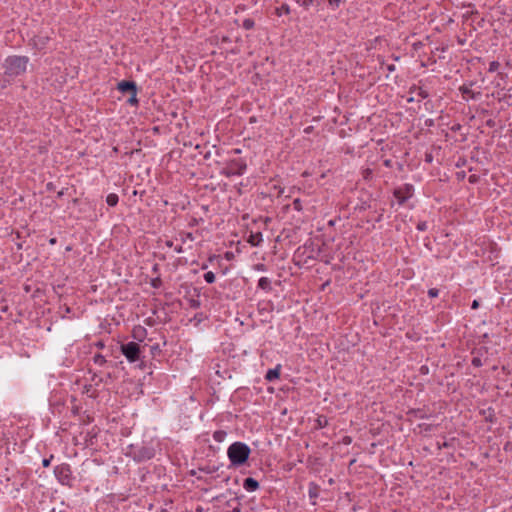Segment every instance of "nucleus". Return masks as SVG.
<instances>
[{
    "label": "nucleus",
    "instance_id": "obj_45",
    "mask_svg": "<svg viewBox=\"0 0 512 512\" xmlns=\"http://www.w3.org/2000/svg\"><path fill=\"white\" fill-rule=\"evenodd\" d=\"M96 345H97V347H99V348H103V347H104V344H103L102 342H98Z\"/></svg>",
    "mask_w": 512,
    "mask_h": 512
},
{
    "label": "nucleus",
    "instance_id": "obj_50",
    "mask_svg": "<svg viewBox=\"0 0 512 512\" xmlns=\"http://www.w3.org/2000/svg\"><path fill=\"white\" fill-rule=\"evenodd\" d=\"M481 114H483V115H486V114H488V110H486V109H483V110L481 111Z\"/></svg>",
    "mask_w": 512,
    "mask_h": 512
},
{
    "label": "nucleus",
    "instance_id": "obj_13",
    "mask_svg": "<svg viewBox=\"0 0 512 512\" xmlns=\"http://www.w3.org/2000/svg\"><path fill=\"white\" fill-rule=\"evenodd\" d=\"M319 493H320V487L316 483L311 482L309 484V488H308V495H309L310 499L315 500L316 498H318Z\"/></svg>",
    "mask_w": 512,
    "mask_h": 512
},
{
    "label": "nucleus",
    "instance_id": "obj_47",
    "mask_svg": "<svg viewBox=\"0 0 512 512\" xmlns=\"http://www.w3.org/2000/svg\"><path fill=\"white\" fill-rule=\"evenodd\" d=\"M39 40H42V44H45V40H48V37H45V39H42V37H39Z\"/></svg>",
    "mask_w": 512,
    "mask_h": 512
},
{
    "label": "nucleus",
    "instance_id": "obj_14",
    "mask_svg": "<svg viewBox=\"0 0 512 512\" xmlns=\"http://www.w3.org/2000/svg\"><path fill=\"white\" fill-rule=\"evenodd\" d=\"M258 288L270 292L272 290L271 281L267 277H261L258 281Z\"/></svg>",
    "mask_w": 512,
    "mask_h": 512
},
{
    "label": "nucleus",
    "instance_id": "obj_21",
    "mask_svg": "<svg viewBox=\"0 0 512 512\" xmlns=\"http://www.w3.org/2000/svg\"><path fill=\"white\" fill-rule=\"evenodd\" d=\"M254 25H255V22L251 18L244 19V21L242 23L243 28L246 30H250V29L254 28Z\"/></svg>",
    "mask_w": 512,
    "mask_h": 512
},
{
    "label": "nucleus",
    "instance_id": "obj_34",
    "mask_svg": "<svg viewBox=\"0 0 512 512\" xmlns=\"http://www.w3.org/2000/svg\"><path fill=\"white\" fill-rule=\"evenodd\" d=\"M160 283H161V280H160L159 278H156V279H153V280H152V286H153L154 288H158V287H159V285H160Z\"/></svg>",
    "mask_w": 512,
    "mask_h": 512
},
{
    "label": "nucleus",
    "instance_id": "obj_3",
    "mask_svg": "<svg viewBox=\"0 0 512 512\" xmlns=\"http://www.w3.org/2000/svg\"><path fill=\"white\" fill-rule=\"evenodd\" d=\"M247 164L242 159H232L222 169L221 174L226 177L241 176L246 171Z\"/></svg>",
    "mask_w": 512,
    "mask_h": 512
},
{
    "label": "nucleus",
    "instance_id": "obj_9",
    "mask_svg": "<svg viewBox=\"0 0 512 512\" xmlns=\"http://www.w3.org/2000/svg\"><path fill=\"white\" fill-rule=\"evenodd\" d=\"M117 89L122 93L137 92V86L134 81L123 80L117 84Z\"/></svg>",
    "mask_w": 512,
    "mask_h": 512
},
{
    "label": "nucleus",
    "instance_id": "obj_44",
    "mask_svg": "<svg viewBox=\"0 0 512 512\" xmlns=\"http://www.w3.org/2000/svg\"><path fill=\"white\" fill-rule=\"evenodd\" d=\"M49 242H50V244L54 245V244L56 243V239H55V238H51V239L49 240Z\"/></svg>",
    "mask_w": 512,
    "mask_h": 512
},
{
    "label": "nucleus",
    "instance_id": "obj_28",
    "mask_svg": "<svg viewBox=\"0 0 512 512\" xmlns=\"http://www.w3.org/2000/svg\"><path fill=\"white\" fill-rule=\"evenodd\" d=\"M345 1L346 0H328V3L334 9V8H338L340 6V4Z\"/></svg>",
    "mask_w": 512,
    "mask_h": 512
},
{
    "label": "nucleus",
    "instance_id": "obj_17",
    "mask_svg": "<svg viewBox=\"0 0 512 512\" xmlns=\"http://www.w3.org/2000/svg\"><path fill=\"white\" fill-rule=\"evenodd\" d=\"M119 201V197L117 194L115 193H110L107 195L106 197V203L109 205V206H116L117 203Z\"/></svg>",
    "mask_w": 512,
    "mask_h": 512
},
{
    "label": "nucleus",
    "instance_id": "obj_31",
    "mask_svg": "<svg viewBox=\"0 0 512 512\" xmlns=\"http://www.w3.org/2000/svg\"><path fill=\"white\" fill-rule=\"evenodd\" d=\"M472 365L475 366V367H480L482 366V361L479 357H474L472 359Z\"/></svg>",
    "mask_w": 512,
    "mask_h": 512
},
{
    "label": "nucleus",
    "instance_id": "obj_2",
    "mask_svg": "<svg viewBox=\"0 0 512 512\" xmlns=\"http://www.w3.org/2000/svg\"><path fill=\"white\" fill-rule=\"evenodd\" d=\"M29 58L27 56L13 55L4 61V73L8 77H17L26 72Z\"/></svg>",
    "mask_w": 512,
    "mask_h": 512
},
{
    "label": "nucleus",
    "instance_id": "obj_23",
    "mask_svg": "<svg viewBox=\"0 0 512 512\" xmlns=\"http://www.w3.org/2000/svg\"><path fill=\"white\" fill-rule=\"evenodd\" d=\"M93 361L95 364H98L100 366L104 365L106 363V359L103 355L101 354H96L94 357H93Z\"/></svg>",
    "mask_w": 512,
    "mask_h": 512
},
{
    "label": "nucleus",
    "instance_id": "obj_1",
    "mask_svg": "<svg viewBox=\"0 0 512 512\" xmlns=\"http://www.w3.org/2000/svg\"><path fill=\"white\" fill-rule=\"evenodd\" d=\"M251 453L249 446L243 442H234L227 449V456L232 466L239 467L247 462Z\"/></svg>",
    "mask_w": 512,
    "mask_h": 512
},
{
    "label": "nucleus",
    "instance_id": "obj_43",
    "mask_svg": "<svg viewBox=\"0 0 512 512\" xmlns=\"http://www.w3.org/2000/svg\"><path fill=\"white\" fill-rule=\"evenodd\" d=\"M200 470H202V471H204V472H206V473H212V472H214V470H211V469H209V468H200Z\"/></svg>",
    "mask_w": 512,
    "mask_h": 512
},
{
    "label": "nucleus",
    "instance_id": "obj_30",
    "mask_svg": "<svg viewBox=\"0 0 512 512\" xmlns=\"http://www.w3.org/2000/svg\"><path fill=\"white\" fill-rule=\"evenodd\" d=\"M427 228H428V224H427V222H426V221H420V222L417 224V229H418L419 231H425V230H427Z\"/></svg>",
    "mask_w": 512,
    "mask_h": 512
},
{
    "label": "nucleus",
    "instance_id": "obj_15",
    "mask_svg": "<svg viewBox=\"0 0 512 512\" xmlns=\"http://www.w3.org/2000/svg\"><path fill=\"white\" fill-rule=\"evenodd\" d=\"M262 241H263V238H262V234L260 232L251 234L249 237V240H248V242L252 246H259Z\"/></svg>",
    "mask_w": 512,
    "mask_h": 512
},
{
    "label": "nucleus",
    "instance_id": "obj_52",
    "mask_svg": "<svg viewBox=\"0 0 512 512\" xmlns=\"http://www.w3.org/2000/svg\"><path fill=\"white\" fill-rule=\"evenodd\" d=\"M47 188H48L49 190H50V189H52V183H48V184H47Z\"/></svg>",
    "mask_w": 512,
    "mask_h": 512
},
{
    "label": "nucleus",
    "instance_id": "obj_29",
    "mask_svg": "<svg viewBox=\"0 0 512 512\" xmlns=\"http://www.w3.org/2000/svg\"><path fill=\"white\" fill-rule=\"evenodd\" d=\"M438 295H439V290H438L437 288H430V289L428 290V296H429L430 298H435V297H437Z\"/></svg>",
    "mask_w": 512,
    "mask_h": 512
},
{
    "label": "nucleus",
    "instance_id": "obj_51",
    "mask_svg": "<svg viewBox=\"0 0 512 512\" xmlns=\"http://www.w3.org/2000/svg\"><path fill=\"white\" fill-rule=\"evenodd\" d=\"M63 194H64L63 190H62V191H60V192H58V197H62V196H63Z\"/></svg>",
    "mask_w": 512,
    "mask_h": 512
},
{
    "label": "nucleus",
    "instance_id": "obj_4",
    "mask_svg": "<svg viewBox=\"0 0 512 512\" xmlns=\"http://www.w3.org/2000/svg\"><path fill=\"white\" fill-rule=\"evenodd\" d=\"M54 474L57 480L62 484L71 487L74 477L69 464L62 463L54 468Z\"/></svg>",
    "mask_w": 512,
    "mask_h": 512
},
{
    "label": "nucleus",
    "instance_id": "obj_39",
    "mask_svg": "<svg viewBox=\"0 0 512 512\" xmlns=\"http://www.w3.org/2000/svg\"><path fill=\"white\" fill-rule=\"evenodd\" d=\"M478 307H479V302H478V300H474V301L472 302L471 308H472V309H477Z\"/></svg>",
    "mask_w": 512,
    "mask_h": 512
},
{
    "label": "nucleus",
    "instance_id": "obj_7",
    "mask_svg": "<svg viewBox=\"0 0 512 512\" xmlns=\"http://www.w3.org/2000/svg\"><path fill=\"white\" fill-rule=\"evenodd\" d=\"M411 191V185H405L404 188H397L394 190V196L398 200V203L400 205L404 204L407 201V199H409L412 196Z\"/></svg>",
    "mask_w": 512,
    "mask_h": 512
},
{
    "label": "nucleus",
    "instance_id": "obj_19",
    "mask_svg": "<svg viewBox=\"0 0 512 512\" xmlns=\"http://www.w3.org/2000/svg\"><path fill=\"white\" fill-rule=\"evenodd\" d=\"M275 13L278 15V16H281L283 14H289L290 13V7L288 4L284 3L282 4L280 7H277L276 10H275Z\"/></svg>",
    "mask_w": 512,
    "mask_h": 512
},
{
    "label": "nucleus",
    "instance_id": "obj_46",
    "mask_svg": "<svg viewBox=\"0 0 512 512\" xmlns=\"http://www.w3.org/2000/svg\"><path fill=\"white\" fill-rule=\"evenodd\" d=\"M39 40H42V44H45V40H48V37H45V39H42V37H39Z\"/></svg>",
    "mask_w": 512,
    "mask_h": 512
},
{
    "label": "nucleus",
    "instance_id": "obj_5",
    "mask_svg": "<svg viewBox=\"0 0 512 512\" xmlns=\"http://www.w3.org/2000/svg\"><path fill=\"white\" fill-rule=\"evenodd\" d=\"M121 352L129 362L133 363L139 360L141 351L138 343L128 342L121 345Z\"/></svg>",
    "mask_w": 512,
    "mask_h": 512
},
{
    "label": "nucleus",
    "instance_id": "obj_48",
    "mask_svg": "<svg viewBox=\"0 0 512 512\" xmlns=\"http://www.w3.org/2000/svg\"><path fill=\"white\" fill-rule=\"evenodd\" d=\"M39 40H42V44H45V40H48V37H45V39H42V37H39Z\"/></svg>",
    "mask_w": 512,
    "mask_h": 512
},
{
    "label": "nucleus",
    "instance_id": "obj_11",
    "mask_svg": "<svg viewBox=\"0 0 512 512\" xmlns=\"http://www.w3.org/2000/svg\"><path fill=\"white\" fill-rule=\"evenodd\" d=\"M281 366L277 365L274 369H269L265 375V379L269 382L279 379Z\"/></svg>",
    "mask_w": 512,
    "mask_h": 512
},
{
    "label": "nucleus",
    "instance_id": "obj_36",
    "mask_svg": "<svg viewBox=\"0 0 512 512\" xmlns=\"http://www.w3.org/2000/svg\"><path fill=\"white\" fill-rule=\"evenodd\" d=\"M383 164L386 167L390 168V167H392V160L391 159H386V160H384Z\"/></svg>",
    "mask_w": 512,
    "mask_h": 512
},
{
    "label": "nucleus",
    "instance_id": "obj_35",
    "mask_svg": "<svg viewBox=\"0 0 512 512\" xmlns=\"http://www.w3.org/2000/svg\"><path fill=\"white\" fill-rule=\"evenodd\" d=\"M386 69L388 72H393L395 70V65L394 64H387L386 65Z\"/></svg>",
    "mask_w": 512,
    "mask_h": 512
},
{
    "label": "nucleus",
    "instance_id": "obj_24",
    "mask_svg": "<svg viewBox=\"0 0 512 512\" xmlns=\"http://www.w3.org/2000/svg\"><path fill=\"white\" fill-rule=\"evenodd\" d=\"M204 279L207 283L211 284L215 281V274L212 271L206 272L204 274Z\"/></svg>",
    "mask_w": 512,
    "mask_h": 512
},
{
    "label": "nucleus",
    "instance_id": "obj_12",
    "mask_svg": "<svg viewBox=\"0 0 512 512\" xmlns=\"http://www.w3.org/2000/svg\"><path fill=\"white\" fill-rule=\"evenodd\" d=\"M410 93L415 94L420 99H426L429 96V93L427 90L423 89L422 87L415 86V85L410 88Z\"/></svg>",
    "mask_w": 512,
    "mask_h": 512
},
{
    "label": "nucleus",
    "instance_id": "obj_25",
    "mask_svg": "<svg viewBox=\"0 0 512 512\" xmlns=\"http://www.w3.org/2000/svg\"><path fill=\"white\" fill-rule=\"evenodd\" d=\"M408 414H409V415H412V416H414V417H416V418H421V419L425 417V415H424L423 411H422V410H420V409H417V410H410V411L408 412Z\"/></svg>",
    "mask_w": 512,
    "mask_h": 512
},
{
    "label": "nucleus",
    "instance_id": "obj_37",
    "mask_svg": "<svg viewBox=\"0 0 512 512\" xmlns=\"http://www.w3.org/2000/svg\"><path fill=\"white\" fill-rule=\"evenodd\" d=\"M486 125L490 128H493L495 126V121L492 120V119H489L487 122H486Z\"/></svg>",
    "mask_w": 512,
    "mask_h": 512
},
{
    "label": "nucleus",
    "instance_id": "obj_49",
    "mask_svg": "<svg viewBox=\"0 0 512 512\" xmlns=\"http://www.w3.org/2000/svg\"><path fill=\"white\" fill-rule=\"evenodd\" d=\"M39 40H42V44H45V40H48V37H45V39H42V37H39Z\"/></svg>",
    "mask_w": 512,
    "mask_h": 512
},
{
    "label": "nucleus",
    "instance_id": "obj_10",
    "mask_svg": "<svg viewBox=\"0 0 512 512\" xmlns=\"http://www.w3.org/2000/svg\"><path fill=\"white\" fill-rule=\"evenodd\" d=\"M243 488L248 492H254L259 489V482L252 477H248L243 481Z\"/></svg>",
    "mask_w": 512,
    "mask_h": 512
},
{
    "label": "nucleus",
    "instance_id": "obj_33",
    "mask_svg": "<svg viewBox=\"0 0 512 512\" xmlns=\"http://www.w3.org/2000/svg\"><path fill=\"white\" fill-rule=\"evenodd\" d=\"M52 458H53V455H51L50 458L43 459V461H42L43 467H48L51 463Z\"/></svg>",
    "mask_w": 512,
    "mask_h": 512
},
{
    "label": "nucleus",
    "instance_id": "obj_38",
    "mask_svg": "<svg viewBox=\"0 0 512 512\" xmlns=\"http://www.w3.org/2000/svg\"><path fill=\"white\" fill-rule=\"evenodd\" d=\"M293 205L296 209L299 210L300 209V200L299 199L294 200Z\"/></svg>",
    "mask_w": 512,
    "mask_h": 512
},
{
    "label": "nucleus",
    "instance_id": "obj_53",
    "mask_svg": "<svg viewBox=\"0 0 512 512\" xmlns=\"http://www.w3.org/2000/svg\"><path fill=\"white\" fill-rule=\"evenodd\" d=\"M350 442H351L350 438L345 439V443H350Z\"/></svg>",
    "mask_w": 512,
    "mask_h": 512
},
{
    "label": "nucleus",
    "instance_id": "obj_16",
    "mask_svg": "<svg viewBox=\"0 0 512 512\" xmlns=\"http://www.w3.org/2000/svg\"><path fill=\"white\" fill-rule=\"evenodd\" d=\"M146 335V329L139 326L134 328L133 330V337L139 341L143 339V337Z\"/></svg>",
    "mask_w": 512,
    "mask_h": 512
},
{
    "label": "nucleus",
    "instance_id": "obj_22",
    "mask_svg": "<svg viewBox=\"0 0 512 512\" xmlns=\"http://www.w3.org/2000/svg\"><path fill=\"white\" fill-rule=\"evenodd\" d=\"M180 237H181L182 243L186 242L187 240H190V241L194 240V236L191 232H182V233H180Z\"/></svg>",
    "mask_w": 512,
    "mask_h": 512
},
{
    "label": "nucleus",
    "instance_id": "obj_42",
    "mask_svg": "<svg viewBox=\"0 0 512 512\" xmlns=\"http://www.w3.org/2000/svg\"><path fill=\"white\" fill-rule=\"evenodd\" d=\"M256 269L260 270V271H264L265 270V265L264 264H257L256 265Z\"/></svg>",
    "mask_w": 512,
    "mask_h": 512
},
{
    "label": "nucleus",
    "instance_id": "obj_8",
    "mask_svg": "<svg viewBox=\"0 0 512 512\" xmlns=\"http://www.w3.org/2000/svg\"><path fill=\"white\" fill-rule=\"evenodd\" d=\"M474 85L473 82H470L469 84H463L459 87V91L461 92L463 98L465 100L468 99H479L481 96V92H475L471 89V87Z\"/></svg>",
    "mask_w": 512,
    "mask_h": 512
},
{
    "label": "nucleus",
    "instance_id": "obj_32",
    "mask_svg": "<svg viewBox=\"0 0 512 512\" xmlns=\"http://www.w3.org/2000/svg\"><path fill=\"white\" fill-rule=\"evenodd\" d=\"M150 350L153 355H155L156 353H159L161 351L158 344L151 346Z\"/></svg>",
    "mask_w": 512,
    "mask_h": 512
},
{
    "label": "nucleus",
    "instance_id": "obj_18",
    "mask_svg": "<svg viewBox=\"0 0 512 512\" xmlns=\"http://www.w3.org/2000/svg\"><path fill=\"white\" fill-rule=\"evenodd\" d=\"M227 436V432L224 430H217L213 433V439L216 442H223Z\"/></svg>",
    "mask_w": 512,
    "mask_h": 512
},
{
    "label": "nucleus",
    "instance_id": "obj_27",
    "mask_svg": "<svg viewBox=\"0 0 512 512\" xmlns=\"http://www.w3.org/2000/svg\"><path fill=\"white\" fill-rule=\"evenodd\" d=\"M500 67V63L498 61H492L490 64H489V69L488 71L489 72H495L498 70V68Z\"/></svg>",
    "mask_w": 512,
    "mask_h": 512
},
{
    "label": "nucleus",
    "instance_id": "obj_41",
    "mask_svg": "<svg viewBox=\"0 0 512 512\" xmlns=\"http://www.w3.org/2000/svg\"><path fill=\"white\" fill-rule=\"evenodd\" d=\"M476 181H477V176H476V175H471V176L469 177V182H470V183H475Z\"/></svg>",
    "mask_w": 512,
    "mask_h": 512
},
{
    "label": "nucleus",
    "instance_id": "obj_20",
    "mask_svg": "<svg viewBox=\"0 0 512 512\" xmlns=\"http://www.w3.org/2000/svg\"><path fill=\"white\" fill-rule=\"evenodd\" d=\"M165 245H166L167 247H170V248H172V247H173V248H174V251H175L176 253H179V254H180V253H183V251H184V250H183L182 245H177V246H176V245H174V244H173V241H171V240H167V241L165 242Z\"/></svg>",
    "mask_w": 512,
    "mask_h": 512
},
{
    "label": "nucleus",
    "instance_id": "obj_26",
    "mask_svg": "<svg viewBox=\"0 0 512 512\" xmlns=\"http://www.w3.org/2000/svg\"><path fill=\"white\" fill-rule=\"evenodd\" d=\"M127 103H129L130 105H137L138 104L137 92H133V93L130 94V97L127 100Z\"/></svg>",
    "mask_w": 512,
    "mask_h": 512
},
{
    "label": "nucleus",
    "instance_id": "obj_6",
    "mask_svg": "<svg viewBox=\"0 0 512 512\" xmlns=\"http://www.w3.org/2000/svg\"><path fill=\"white\" fill-rule=\"evenodd\" d=\"M132 454L136 461L142 462L152 459L155 456V450L150 446H139L133 448Z\"/></svg>",
    "mask_w": 512,
    "mask_h": 512
},
{
    "label": "nucleus",
    "instance_id": "obj_40",
    "mask_svg": "<svg viewBox=\"0 0 512 512\" xmlns=\"http://www.w3.org/2000/svg\"><path fill=\"white\" fill-rule=\"evenodd\" d=\"M372 174V171L370 169H367L364 171V178L367 179Z\"/></svg>",
    "mask_w": 512,
    "mask_h": 512
}]
</instances>
